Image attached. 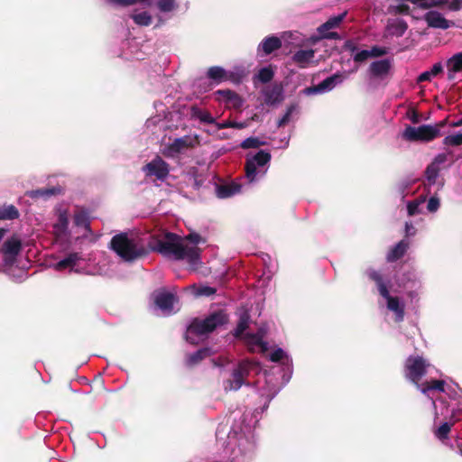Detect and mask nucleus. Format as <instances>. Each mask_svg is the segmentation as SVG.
Wrapping results in <instances>:
<instances>
[{"label": "nucleus", "instance_id": "f257e3e1", "mask_svg": "<svg viewBox=\"0 0 462 462\" xmlns=\"http://www.w3.org/2000/svg\"><path fill=\"white\" fill-rule=\"evenodd\" d=\"M157 251L176 261L186 260L192 268L200 263V248L184 245L183 239L174 233H167L164 238L158 242Z\"/></svg>", "mask_w": 462, "mask_h": 462}, {"label": "nucleus", "instance_id": "f03ea898", "mask_svg": "<svg viewBox=\"0 0 462 462\" xmlns=\"http://www.w3.org/2000/svg\"><path fill=\"white\" fill-rule=\"evenodd\" d=\"M110 248L124 261L130 263L149 254V250L140 238L130 237L126 233L114 236L110 241Z\"/></svg>", "mask_w": 462, "mask_h": 462}, {"label": "nucleus", "instance_id": "7ed1b4c3", "mask_svg": "<svg viewBox=\"0 0 462 462\" xmlns=\"http://www.w3.org/2000/svg\"><path fill=\"white\" fill-rule=\"evenodd\" d=\"M227 321L228 316L223 310L215 311L203 319L195 318L187 328L185 338L189 343L196 345V337L206 336Z\"/></svg>", "mask_w": 462, "mask_h": 462}, {"label": "nucleus", "instance_id": "20e7f679", "mask_svg": "<svg viewBox=\"0 0 462 462\" xmlns=\"http://www.w3.org/2000/svg\"><path fill=\"white\" fill-rule=\"evenodd\" d=\"M370 280L374 281L378 288L380 295L387 300V308L395 314V321L401 322L404 319V305L401 304L398 297L390 295L389 290L383 282V276L375 270L367 272Z\"/></svg>", "mask_w": 462, "mask_h": 462}, {"label": "nucleus", "instance_id": "39448f33", "mask_svg": "<svg viewBox=\"0 0 462 462\" xmlns=\"http://www.w3.org/2000/svg\"><path fill=\"white\" fill-rule=\"evenodd\" d=\"M444 125L445 121L436 125H423L419 127L408 125L402 134V137L410 142H430L440 134V128Z\"/></svg>", "mask_w": 462, "mask_h": 462}, {"label": "nucleus", "instance_id": "423d86ee", "mask_svg": "<svg viewBox=\"0 0 462 462\" xmlns=\"http://www.w3.org/2000/svg\"><path fill=\"white\" fill-rule=\"evenodd\" d=\"M430 365L420 356H410L404 364L405 376L417 386L419 382L426 374Z\"/></svg>", "mask_w": 462, "mask_h": 462}, {"label": "nucleus", "instance_id": "0eeeda50", "mask_svg": "<svg viewBox=\"0 0 462 462\" xmlns=\"http://www.w3.org/2000/svg\"><path fill=\"white\" fill-rule=\"evenodd\" d=\"M199 144V136L184 135L173 140L171 143L166 145L162 153L166 158H174L185 150L193 149Z\"/></svg>", "mask_w": 462, "mask_h": 462}, {"label": "nucleus", "instance_id": "6e6552de", "mask_svg": "<svg viewBox=\"0 0 462 462\" xmlns=\"http://www.w3.org/2000/svg\"><path fill=\"white\" fill-rule=\"evenodd\" d=\"M271 161L268 152L260 150L253 157L247 158L245 164V176L250 182L255 180L257 166H264Z\"/></svg>", "mask_w": 462, "mask_h": 462}, {"label": "nucleus", "instance_id": "1a4fd4ad", "mask_svg": "<svg viewBox=\"0 0 462 462\" xmlns=\"http://www.w3.org/2000/svg\"><path fill=\"white\" fill-rule=\"evenodd\" d=\"M146 176H155L159 180H165L170 173V165L159 155L143 167Z\"/></svg>", "mask_w": 462, "mask_h": 462}, {"label": "nucleus", "instance_id": "9d476101", "mask_svg": "<svg viewBox=\"0 0 462 462\" xmlns=\"http://www.w3.org/2000/svg\"><path fill=\"white\" fill-rule=\"evenodd\" d=\"M214 96L215 99L219 103H224L226 108L239 110L244 105L243 97L231 89H218L214 92Z\"/></svg>", "mask_w": 462, "mask_h": 462}, {"label": "nucleus", "instance_id": "9b49d317", "mask_svg": "<svg viewBox=\"0 0 462 462\" xmlns=\"http://www.w3.org/2000/svg\"><path fill=\"white\" fill-rule=\"evenodd\" d=\"M342 81L343 76L339 73H336L330 77H328L316 86L306 88L304 92L308 95L321 93L326 90L332 89L337 83H341Z\"/></svg>", "mask_w": 462, "mask_h": 462}, {"label": "nucleus", "instance_id": "f8f14e48", "mask_svg": "<svg viewBox=\"0 0 462 462\" xmlns=\"http://www.w3.org/2000/svg\"><path fill=\"white\" fill-rule=\"evenodd\" d=\"M424 20L429 27L447 30L454 25L452 21L447 20L440 13L430 11L424 15Z\"/></svg>", "mask_w": 462, "mask_h": 462}, {"label": "nucleus", "instance_id": "ddd939ff", "mask_svg": "<svg viewBox=\"0 0 462 462\" xmlns=\"http://www.w3.org/2000/svg\"><path fill=\"white\" fill-rule=\"evenodd\" d=\"M392 69V61L389 59L373 61L369 66V73L374 79H385Z\"/></svg>", "mask_w": 462, "mask_h": 462}, {"label": "nucleus", "instance_id": "4468645a", "mask_svg": "<svg viewBox=\"0 0 462 462\" xmlns=\"http://www.w3.org/2000/svg\"><path fill=\"white\" fill-rule=\"evenodd\" d=\"M22 248L21 239L16 235H13L4 242L1 251L6 256L15 257L20 254Z\"/></svg>", "mask_w": 462, "mask_h": 462}, {"label": "nucleus", "instance_id": "2eb2a0df", "mask_svg": "<svg viewBox=\"0 0 462 462\" xmlns=\"http://www.w3.org/2000/svg\"><path fill=\"white\" fill-rule=\"evenodd\" d=\"M175 301L174 294L160 291L155 295L154 303L162 310L171 311Z\"/></svg>", "mask_w": 462, "mask_h": 462}, {"label": "nucleus", "instance_id": "dca6fc26", "mask_svg": "<svg viewBox=\"0 0 462 462\" xmlns=\"http://www.w3.org/2000/svg\"><path fill=\"white\" fill-rule=\"evenodd\" d=\"M212 355V350L209 347H203L194 353L187 354L185 364L188 367H194L199 365L205 358Z\"/></svg>", "mask_w": 462, "mask_h": 462}, {"label": "nucleus", "instance_id": "f3484780", "mask_svg": "<svg viewBox=\"0 0 462 462\" xmlns=\"http://www.w3.org/2000/svg\"><path fill=\"white\" fill-rule=\"evenodd\" d=\"M241 190V185L236 182L225 183L216 186V194L219 199L230 198Z\"/></svg>", "mask_w": 462, "mask_h": 462}, {"label": "nucleus", "instance_id": "a211bd4d", "mask_svg": "<svg viewBox=\"0 0 462 462\" xmlns=\"http://www.w3.org/2000/svg\"><path fill=\"white\" fill-rule=\"evenodd\" d=\"M409 248V242L402 239L395 245L386 255L388 263H394L402 258Z\"/></svg>", "mask_w": 462, "mask_h": 462}, {"label": "nucleus", "instance_id": "6ab92c4d", "mask_svg": "<svg viewBox=\"0 0 462 462\" xmlns=\"http://www.w3.org/2000/svg\"><path fill=\"white\" fill-rule=\"evenodd\" d=\"M314 56L315 51L312 49L300 50L293 54L292 60L300 68L304 69L308 67L309 63L313 60Z\"/></svg>", "mask_w": 462, "mask_h": 462}, {"label": "nucleus", "instance_id": "aec40b11", "mask_svg": "<svg viewBox=\"0 0 462 462\" xmlns=\"http://www.w3.org/2000/svg\"><path fill=\"white\" fill-rule=\"evenodd\" d=\"M282 47V41L276 36H269L263 40L258 47L265 55H269Z\"/></svg>", "mask_w": 462, "mask_h": 462}, {"label": "nucleus", "instance_id": "412c9836", "mask_svg": "<svg viewBox=\"0 0 462 462\" xmlns=\"http://www.w3.org/2000/svg\"><path fill=\"white\" fill-rule=\"evenodd\" d=\"M190 117L199 119L201 123L208 125H216V119L211 116V114L207 110H202L197 106H192L190 107Z\"/></svg>", "mask_w": 462, "mask_h": 462}, {"label": "nucleus", "instance_id": "4be33fe9", "mask_svg": "<svg viewBox=\"0 0 462 462\" xmlns=\"http://www.w3.org/2000/svg\"><path fill=\"white\" fill-rule=\"evenodd\" d=\"M282 99V88L280 86H273L264 91V101L267 105L278 104Z\"/></svg>", "mask_w": 462, "mask_h": 462}, {"label": "nucleus", "instance_id": "5701e85b", "mask_svg": "<svg viewBox=\"0 0 462 462\" xmlns=\"http://www.w3.org/2000/svg\"><path fill=\"white\" fill-rule=\"evenodd\" d=\"M207 77L216 85L226 81V70L220 66H212L207 71Z\"/></svg>", "mask_w": 462, "mask_h": 462}, {"label": "nucleus", "instance_id": "b1692460", "mask_svg": "<svg viewBox=\"0 0 462 462\" xmlns=\"http://www.w3.org/2000/svg\"><path fill=\"white\" fill-rule=\"evenodd\" d=\"M251 321V315L247 310H243L238 319L236 328L234 332L235 337H241L245 331L248 328Z\"/></svg>", "mask_w": 462, "mask_h": 462}, {"label": "nucleus", "instance_id": "393cba45", "mask_svg": "<svg viewBox=\"0 0 462 462\" xmlns=\"http://www.w3.org/2000/svg\"><path fill=\"white\" fill-rule=\"evenodd\" d=\"M245 382L241 376V374L236 367L231 374V378L225 382V390L226 391H237L241 388Z\"/></svg>", "mask_w": 462, "mask_h": 462}, {"label": "nucleus", "instance_id": "a878e982", "mask_svg": "<svg viewBox=\"0 0 462 462\" xmlns=\"http://www.w3.org/2000/svg\"><path fill=\"white\" fill-rule=\"evenodd\" d=\"M80 260V256L78 253H70L65 258L61 259L55 264V269L58 271H63L65 269H73V267Z\"/></svg>", "mask_w": 462, "mask_h": 462}, {"label": "nucleus", "instance_id": "bb28decb", "mask_svg": "<svg viewBox=\"0 0 462 462\" xmlns=\"http://www.w3.org/2000/svg\"><path fill=\"white\" fill-rule=\"evenodd\" d=\"M61 193V188L51 187V188H42L28 192V195L32 199L44 198L48 199L51 196H55Z\"/></svg>", "mask_w": 462, "mask_h": 462}, {"label": "nucleus", "instance_id": "cd10ccee", "mask_svg": "<svg viewBox=\"0 0 462 462\" xmlns=\"http://www.w3.org/2000/svg\"><path fill=\"white\" fill-rule=\"evenodd\" d=\"M346 15V13H342L338 15L330 17L327 22L322 23L319 28L318 32L319 33H323L325 32H328L331 29L337 28L340 25V23L343 22Z\"/></svg>", "mask_w": 462, "mask_h": 462}, {"label": "nucleus", "instance_id": "c85d7f7f", "mask_svg": "<svg viewBox=\"0 0 462 462\" xmlns=\"http://www.w3.org/2000/svg\"><path fill=\"white\" fill-rule=\"evenodd\" d=\"M19 217V210L14 205H0V220H14Z\"/></svg>", "mask_w": 462, "mask_h": 462}, {"label": "nucleus", "instance_id": "c756f323", "mask_svg": "<svg viewBox=\"0 0 462 462\" xmlns=\"http://www.w3.org/2000/svg\"><path fill=\"white\" fill-rule=\"evenodd\" d=\"M420 388V391L423 393H427L430 390H436L439 392H445V382L443 380H431L430 382H426L418 386Z\"/></svg>", "mask_w": 462, "mask_h": 462}, {"label": "nucleus", "instance_id": "7c9ffc66", "mask_svg": "<svg viewBox=\"0 0 462 462\" xmlns=\"http://www.w3.org/2000/svg\"><path fill=\"white\" fill-rule=\"evenodd\" d=\"M443 70V67L440 62L435 63L430 70L422 72L417 79V82L430 81L432 77H436Z\"/></svg>", "mask_w": 462, "mask_h": 462}, {"label": "nucleus", "instance_id": "2f4dec72", "mask_svg": "<svg viewBox=\"0 0 462 462\" xmlns=\"http://www.w3.org/2000/svg\"><path fill=\"white\" fill-rule=\"evenodd\" d=\"M408 28V24L403 20H398L392 24L388 25V31L392 35L402 37Z\"/></svg>", "mask_w": 462, "mask_h": 462}, {"label": "nucleus", "instance_id": "473e14b6", "mask_svg": "<svg viewBox=\"0 0 462 462\" xmlns=\"http://www.w3.org/2000/svg\"><path fill=\"white\" fill-rule=\"evenodd\" d=\"M131 18L134 23L139 26H149L152 22V17L146 11L139 14H131Z\"/></svg>", "mask_w": 462, "mask_h": 462}, {"label": "nucleus", "instance_id": "72a5a7b5", "mask_svg": "<svg viewBox=\"0 0 462 462\" xmlns=\"http://www.w3.org/2000/svg\"><path fill=\"white\" fill-rule=\"evenodd\" d=\"M256 366V364L249 360H242L238 363L236 368L241 374V376L246 382L251 371Z\"/></svg>", "mask_w": 462, "mask_h": 462}, {"label": "nucleus", "instance_id": "f704fd0d", "mask_svg": "<svg viewBox=\"0 0 462 462\" xmlns=\"http://www.w3.org/2000/svg\"><path fill=\"white\" fill-rule=\"evenodd\" d=\"M447 66H451V69L457 72H462V52L454 54L447 60Z\"/></svg>", "mask_w": 462, "mask_h": 462}, {"label": "nucleus", "instance_id": "c9c22d12", "mask_svg": "<svg viewBox=\"0 0 462 462\" xmlns=\"http://www.w3.org/2000/svg\"><path fill=\"white\" fill-rule=\"evenodd\" d=\"M439 172V168L436 163H430L427 166L425 175L430 184H434L436 182Z\"/></svg>", "mask_w": 462, "mask_h": 462}, {"label": "nucleus", "instance_id": "e433bc0d", "mask_svg": "<svg viewBox=\"0 0 462 462\" xmlns=\"http://www.w3.org/2000/svg\"><path fill=\"white\" fill-rule=\"evenodd\" d=\"M74 223L77 226H82L87 230H90V223L88 216L86 212H79L74 216Z\"/></svg>", "mask_w": 462, "mask_h": 462}, {"label": "nucleus", "instance_id": "4c0bfd02", "mask_svg": "<svg viewBox=\"0 0 462 462\" xmlns=\"http://www.w3.org/2000/svg\"><path fill=\"white\" fill-rule=\"evenodd\" d=\"M451 427L452 423L444 422L435 430L434 434L439 439L445 440L448 438Z\"/></svg>", "mask_w": 462, "mask_h": 462}, {"label": "nucleus", "instance_id": "58836bf2", "mask_svg": "<svg viewBox=\"0 0 462 462\" xmlns=\"http://www.w3.org/2000/svg\"><path fill=\"white\" fill-rule=\"evenodd\" d=\"M273 77L274 72L270 67L262 68L257 74V78L262 83L270 82Z\"/></svg>", "mask_w": 462, "mask_h": 462}, {"label": "nucleus", "instance_id": "ea45409f", "mask_svg": "<svg viewBox=\"0 0 462 462\" xmlns=\"http://www.w3.org/2000/svg\"><path fill=\"white\" fill-rule=\"evenodd\" d=\"M69 226V218L66 211L60 212L58 220L54 225V227L60 232H64Z\"/></svg>", "mask_w": 462, "mask_h": 462}, {"label": "nucleus", "instance_id": "a19ab883", "mask_svg": "<svg viewBox=\"0 0 462 462\" xmlns=\"http://www.w3.org/2000/svg\"><path fill=\"white\" fill-rule=\"evenodd\" d=\"M443 144L448 146H459L462 144V134L448 135L443 139Z\"/></svg>", "mask_w": 462, "mask_h": 462}, {"label": "nucleus", "instance_id": "79ce46f5", "mask_svg": "<svg viewBox=\"0 0 462 462\" xmlns=\"http://www.w3.org/2000/svg\"><path fill=\"white\" fill-rule=\"evenodd\" d=\"M246 123H238V122H234V121H229V120H226L223 123H217V128L218 130H221V129H226V128H236V129H243L245 127H246Z\"/></svg>", "mask_w": 462, "mask_h": 462}, {"label": "nucleus", "instance_id": "37998d69", "mask_svg": "<svg viewBox=\"0 0 462 462\" xmlns=\"http://www.w3.org/2000/svg\"><path fill=\"white\" fill-rule=\"evenodd\" d=\"M262 144H263V142H261L259 140V138L257 137H248L246 138L245 140H244L242 143H241V147L243 149H250V148H258L260 147Z\"/></svg>", "mask_w": 462, "mask_h": 462}, {"label": "nucleus", "instance_id": "c03bdc74", "mask_svg": "<svg viewBox=\"0 0 462 462\" xmlns=\"http://www.w3.org/2000/svg\"><path fill=\"white\" fill-rule=\"evenodd\" d=\"M448 3V0H423V4L420 5V8L430 9L432 7H440Z\"/></svg>", "mask_w": 462, "mask_h": 462}, {"label": "nucleus", "instance_id": "a18cd8bd", "mask_svg": "<svg viewBox=\"0 0 462 462\" xmlns=\"http://www.w3.org/2000/svg\"><path fill=\"white\" fill-rule=\"evenodd\" d=\"M158 8L162 12H171L174 8V0H159Z\"/></svg>", "mask_w": 462, "mask_h": 462}, {"label": "nucleus", "instance_id": "49530a36", "mask_svg": "<svg viewBox=\"0 0 462 462\" xmlns=\"http://www.w3.org/2000/svg\"><path fill=\"white\" fill-rule=\"evenodd\" d=\"M370 58L382 57L387 54V49L380 46H373L371 50H368Z\"/></svg>", "mask_w": 462, "mask_h": 462}, {"label": "nucleus", "instance_id": "de8ad7c7", "mask_svg": "<svg viewBox=\"0 0 462 462\" xmlns=\"http://www.w3.org/2000/svg\"><path fill=\"white\" fill-rule=\"evenodd\" d=\"M369 58H370V54H369L368 50H363L361 51L356 52L354 55L353 60L355 62L361 63V62L365 61Z\"/></svg>", "mask_w": 462, "mask_h": 462}, {"label": "nucleus", "instance_id": "09e8293b", "mask_svg": "<svg viewBox=\"0 0 462 462\" xmlns=\"http://www.w3.org/2000/svg\"><path fill=\"white\" fill-rule=\"evenodd\" d=\"M243 74L227 71L226 70V81H231L235 84H239L242 81Z\"/></svg>", "mask_w": 462, "mask_h": 462}, {"label": "nucleus", "instance_id": "8fccbe9b", "mask_svg": "<svg viewBox=\"0 0 462 462\" xmlns=\"http://www.w3.org/2000/svg\"><path fill=\"white\" fill-rule=\"evenodd\" d=\"M293 111V107L292 106H290L286 113L283 115V116L282 118H280L277 122V126L278 127H282L284 126L285 125L288 124V122L290 121V118H291V115Z\"/></svg>", "mask_w": 462, "mask_h": 462}, {"label": "nucleus", "instance_id": "3c124183", "mask_svg": "<svg viewBox=\"0 0 462 462\" xmlns=\"http://www.w3.org/2000/svg\"><path fill=\"white\" fill-rule=\"evenodd\" d=\"M285 356V353L282 348L274 350L271 356L270 360L273 362H281Z\"/></svg>", "mask_w": 462, "mask_h": 462}, {"label": "nucleus", "instance_id": "603ef678", "mask_svg": "<svg viewBox=\"0 0 462 462\" xmlns=\"http://www.w3.org/2000/svg\"><path fill=\"white\" fill-rule=\"evenodd\" d=\"M439 208V199L436 197H431L427 205V208L430 212H435Z\"/></svg>", "mask_w": 462, "mask_h": 462}, {"label": "nucleus", "instance_id": "864d4df0", "mask_svg": "<svg viewBox=\"0 0 462 462\" xmlns=\"http://www.w3.org/2000/svg\"><path fill=\"white\" fill-rule=\"evenodd\" d=\"M246 337L251 339L257 346H263L265 345V343L263 341V336L260 335L259 333H255V334L248 333V334H246Z\"/></svg>", "mask_w": 462, "mask_h": 462}, {"label": "nucleus", "instance_id": "5fc2aeb1", "mask_svg": "<svg viewBox=\"0 0 462 462\" xmlns=\"http://www.w3.org/2000/svg\"><path fill=\"white\" fill-rule=\"evenodd\" d=\"M420 203L417 201H411L407 205V211L410 216H414L419 213Z\"/></svg>", "mask_w": 462, "mask_h": 462}, {"label": "nucleus", "instance_id": "6e6d98bb", "mask_svg": "<svg viewBox=\"0 0 462 462\" xmlns=\"http://www.w3.org/2000/svg\"><path fill=\"white\" fill-rule=\"evenodd\" d=\"M447 5L448 10L456 12L462 8V0H448Z\"/></svg>", "mask_w": 462, "mask_h": 462}, {"label": "nucleus", "instance_id": "4d7b16f0", "mask_svg": "<svg viewBox=\"0 0 462 462\" xmlns=\"http://www.w3.org/2000/svg\"><path fill=\"white\" fill-rule=\"evenodd\" d=\"M185 239L191 242L193 244L192 246H197L202 240L201 236L197 233H191L185 236Z\"/></svg>", "mask_w": 462, "mask_h": 462}, {"label": "nucleus", "instance_id": "13d9d810", "mask_svg": "<svg viewBox=\"0 0 462 462\" xmlns=\"http://www.w3.org/2000/svg\"><path fill=\"white\" fill-rule=\"evenodd\" d=\"M217 290L213 287H209V286H204V287H201L199 291V295H202V296H211V295H214L216 293Z\"/></svg>", "mask_w": 462, "mask_h": 462}, {"label": "nucleus", "instance_id": "bf43d9fd", "mask_svg": "<svg viewBox=\"0 0 462 462\" xmlns=\"http://www.w3.org/2000/svg\"><path fill=\"white\" fill-rule=\"evenodd\" d=\"M343 49L345 51H349L352 53H354V52H356L357 51V46H356V44L353 41L347 40V41L345 42V43L343 45Z\"/></svg>", "mask_w": 462, "mask_h": 462}, {"label": "nucleus", "instance_id": "052dcab7", "mask_svg": "<svg viewBox=\"0 0 462 462\" xmlns=\"http://www.w3.org/2000/svg\"><path fill=\"white\" fill-rule=\"evenodd\" d=\"M408 117L413 124H418L420 121V115L415 109L408 113Z\"/></svg>", "mask_w": 462, "mask_h": 462}, {"label": "nucleus", "instance_id": "680f3d73", "mask_svg": "<svg viewBox=\"0 0 462 462\" xmlns=\"http://www.w3.org/2000/svg\"><path fill=\"white\" fill-rule=\"evenodd\" d=\"M396 11L400 14H410V6L406 4H400L396 6Z\"/></svg>", "mask_w": 462, "mask_h": 462}, {"label": "nucleus", "instance_id": "e2e57ef3", "mask_svg": "<svg viewBox=\"0 0 462 462\" xmlns=\"http://www.w3.org/2000/svg\"><path fill=\"white\" fill-rule=\"evenodd\" d=\"M322 38L324 39H330V40H337L339 39V34L336 32H325L323 33H319Z\"/></svg>", "mask_w": 462, "mask_h": 462}, {"label": "nucleus", "instance_id": "0e129e2a", "mask_svg": "<svg viewBox=\"0 0 462 462\" xmlns=\"http://www.w3.org/2000/svg\"><path fill=\"white\" fill-rule=\"evenodd\" d=\"M447 161V155L445 153L438 154L434 162L432 163H436V165L439 166V164L444 163Z\"/></svg>", "mask_w": 462, "mask_h": 462}, {"label": "nucleus", "instance_id": "69168bd1", "mask_svg": "<svg viewBox=\"0 0 462 462\" xmlns=\"http://www.w3.org/2000/svg\"><path fill=\"white\" fill-rule=\"evenodd\" d=\"M448 68V73H447V78L448 80H454L455 79V74L457 73V71H453L451 69V66H447Z\"/></svg>", "mask_w": 462, "mask_h": 462}, {"label": "nucleus", "instance_id": "338daca9", "mask_svg": "<svg viewBox=\"0 0 462 462\" xmlns=\"http://www.w3.org/2000/svg\"><path fill=\"white\" fill-rule=\"evenodd\" d=\"M412 228H413L412 225L411 223L406 222V224H405V231H406L407 235H409L410 230L412 229Z\"/></svg>", "mask_w": 462, "mask_h": 462}, {"label": "nucleus", "instance_id": "774afa93", "mask_svg": "<svg viewBox=\"0 0 462 462\" xmlns=\"http://www.w3.org/2000/svg\"><path fill=\"white\" fill-rule=\"evenodd\" d=\"M461 125H462V118L453 124V126H461Z\"/></svg>", "mask_w": 462, "mask_h": 462}]
</instances>
